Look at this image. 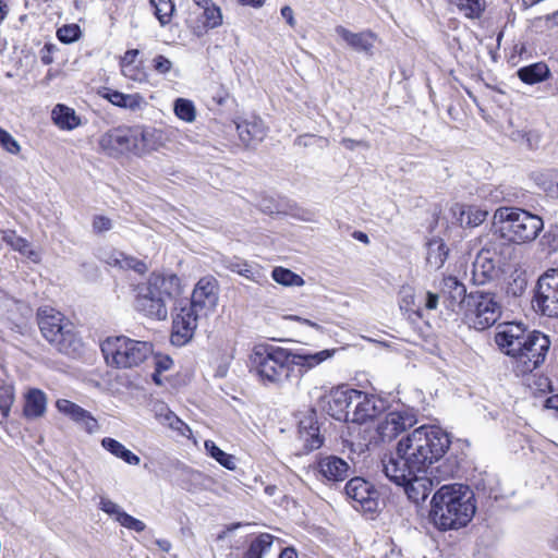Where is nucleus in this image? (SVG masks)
Returning a JSON list of instances; mask_svg holds the SVG:
<instances>
[{"instance_id": "obj_1", "label": "nucleus", "mask_w": 558, "mask_h": 558, "mask_svg": "<svg viewBox=\"0 0 558 558\" xmlns=\"http://www.w3.org/2000/svg\"><path fill=\"white\" fill-rule=\"evenodd\" d=\"M451 445L447 432L438 426L423 425L402 437L397 445L396 454L383 463L388 470L400 475L396 478L404 481L413 472H427L434 463L439 462Z\"/></svg>"}, {"instance_id": "obj_2", "label": "nucleus", "mask_w": 558, "mask_h": 558, "mask_svg": "<svg viewBox=\"0 0 558 558\" xmlns=\"http://www.w3.org/2000/svg\"><path fill=\"white\" fill-rule=\"evenodd\" d=\"M498 348L513 359L517 375H526L539 367L550 348L548 336L541 331H527L522 323H507L499 326L495 335Z\"/></svg>"}, {"instance_id": "obj_3", "label": "nucleus", "mask_w": 558, "mask_h": 558, "mask_svg": "<svg viewBox=\"0 0 558 558\" xmlns=\"http://www.w3.org/2000/svg\"><path fill=\"white\" fill-rule=\"evenodd\" d=\"M475 511L474 493L468 485L445 484L430 500L429 519L436 529L446 532L466 526Z\"/></svg>"}, {"instance_id": "obj_4", "label": "nucleus", "mask_w": 558, "mask_h": 558, "mask_svg": "<svg viewBox=\"0 0 558 558\" xmlns=\"http://www.w3.org/2000/svg\"><path fill=\"white\" fill-rule=\"evenodd\" d=\"M219 300V284L215 277L205 276L195 284L189 306H184L172 322L171 343L186 344L197 328L198 319L213 313Z\"/></svg>"}, {"instance_id": "obj_5", "label": "nucleus", "mask_w": 558, "mask_h": 558, "mask_svg": "<svg viewBox=\"0 0 558 558\" xmlns=\"http://www.w3.org/2000/svg\"><path fill=\"white\" fill-rule=\"evenodd\" d=\"M134 307L145 317L165 320L168 317V306L180 296L181 280L177 275L151 272L146 281L134 288Z\"/></svg>"}, {"instance_id": "obj_6", "label": "nucleus", "mask_w": 558, "mask_h": 558, "mask_svg": "<svg viewBox=\"0 0 558 558\" xmlns=\"http://www.w3.org/2000/svg\"><path fill=\"white\" fill-rule=\"evenodd\" d=\"M494 220L500 236L515 244L534 241L544 228L539 216L519 207H499L495 210Z\"/></svg>"}, {"instance_id": "obj_7", "label": "nucleus", "mask_w": 558, "mask_h": 558, "mask_svg": "<svg viewBox=\"0 0 558 558\" xmlns=\"http://www.w3.org/2000/svg\"><path fill=\"white\" fill-rule=\"evenodd\" d=\"M250 360L252 369L264 384L281 386L290 381L291 350L272 344H257Z\"/></svg>"}, {"instance_id": "obj_8", "label": "nucleus", "mask_w": 558, "mask_h": 558, "mask_svg": "<svg viewBox=\"0 0 558 558\" xmlns=\"http://www.w3.org/2000/svg\"><path fill=\"white\" fill-rule=\"evenodd\" d=\"M38 326L43 337L60 353L75 356L82 350L74 325L53 308H40L37 313Z\"/></svg>"}, {"instance_id": "obj_9", "label": "nucleus", "mask_w": 558, "mask_h": 558, "mask_svg": "<svg viewBox=\"0 0 558 558\" xmlns=\"http://www.w3.org/2000/svg\"><path fill=\"white\" fill-rule=\"evenodd\" d=\"M101 352L107 364L118 368H132L141 365L153 353L147 341L134 340L125 336L108 337L101 343Z\"/></svg>"}, {"instance_id": "obj_10", "label": "nucleus", "mask_w": 558, "mask_h": 558, "mask_svg": "<svg viewBox=\"0 0 558 558\" xmlns=\"http://www.w3.org/2000/svg\"><path fill=\"white\" fill-rule=\"evenodd\" d=\"M499 298L490 291L475 290L468 294L463 315L466 324L476 329L485 330L497 323L501 316Z\"/></svg>"}, {"instance_id": "obj_11", "label": "nucleus", "mask_w": 558, "mask_h": 558, "mask_svg": "<svg viewBox=\"0 0 558 558\" xmlns=\"http://www.w3.org/2000/svg\"><path fill=\"white\" fill-rule=\"evenodd\" d=\"M536 311L548 317H558V268L539 276L533 298Z\"/></svg>"}, {"instance_id": "obj_12", "label": "nucleus", "mask_w": 558, "mask_h": 558, "mask_svg": "<svg viewBox=\"0 0 558 558\" xmlns=\"http://www.w3.org/2000/svg\"><path fill=\"white\" fill-rule=\"evenodd\" d=\"M356 389L340 386L331 389L320 399L322 408L332 418L350 422Z\"/></svg>"}, {"instance_id": "obj_13", "label": "nucleus", "mask_w": 558, "mask_h": 558, "mask_svg": "<svg viewBox=\"0 0 558 558\" xmlns=\"http://www.w3.org/2000/svg\"><path fill=\"white\" fill-rule=\"evenodd\" d=\"M345 495L353 507L364 512H376L379 508V492L363 477H353L344 486Z\"/></svg>"}, {"instance_id": "obj_14", "label": "nucleus", "mask_w": 558, "mask_h": 558, "mask_svg": "<svg viewBox=\"0 0 558 558\" xmlns=\"http://www.w3.org/2000/svg\"><path fill=\"white\" fill-rule=\"evenodd\" d=\"M383 470L391 482L404 487L409 499L415 504L424 501L433 490V478L426 476V472H413L412 474L405 476L404 481H402L395 477V475L399 476L400 474L388 470V464L383 463Z\"/></svg>"}, {"instance_id": "obj_15", "label": "nucleus", "mask_w": 558, "mask_h": 558, "mask_svg": "<svg viewBox=\"0 0 558 558\" xmlns=\"http://www.w3.org/2000/svg\"><path fill=\"white\" fill-rule=\"evenodd\" d=\"M387 409V402L374 395L356 390L351 414L352 423L364 424L379 417Z\"/></svg>"}, {"instance_id": "obj_16", "label": "nucleus", "mask_w": 558, "mask_h": 558, "mask_svg": "<svg viewBox=\"0 0 558 558\" xmlns=\"http://www.w3.org/2000/svg\"><path fill=\"white\" fill-rule=\"evenodd\" d=\"M133 128H118L106 132L99 140L100 148L111 157L134 154Z\"/></svg>"}, {"instance_id": "obj_17", "label": "nucleus", "mask_w": 558, "mask_h": 558, "mask_svg": "<svg viewBox=\"0 0 558 558\" xmlns=\"http://www.w3.org/2000/svg\"><path fill=\"white\" fill-rule=\"evenodd\" d=\"M496 251L484 246L476 255L471 270V280L476 286L493 281L498 276Z\"/></svg>"}, {"instance_id": "obj_18", "label": "nucleus", "mask_w": 558, "mask_h": 558, "mask_svg": "<svg viewBox=\"0 0 558 558\" xmlns=\"http://www.w3.org/2000/svg\"><path fill=\"white\" fill-rule=\"evenodd\" d=\"M299 438L303 442L306 451H313L320 448L324 438L320 435L317 422V413L314 409H310L299 422Z\"/></svg>"}, {"instance_id": "obj_19", "label": "nucleus", "mask_w": 558, "mask_h": 558, "mask_svg": "<svg viewBox=\"0 0 558 558\" xmlns=\"http://www.w3.org/2000/svg\"><path fill=\"white\" fill-rule=\"evenodd\" d=\"M440 292L446 307L452 312L463 310L466 304V288L456 277H445L440 283Z\"/></svg>"}, {"instance_id": "obj_20", "label": "nucleus", "mask_w": 558, "mask_h": 558, "mask_svg": "<svg viewBox=\"0 0 558 558\" xmlns=\"http://www.w3.org/2000/svg\"><path fill=\"white\" fill-rule=\"evenodd\" d=\"M335 31L337 35L340 36L354 51L364 53L368 57L373 56L377 36L372 31L353 33L341 25L337 26Z\"/></svg>"}, {"instance_id": "obj_21", "label": "nucleus", "mask_w": 558, "mask_h": 558, "mask_svg": "<svg viewBox=\"0 0 558 558\" xmlns=\"http://www.w3.org/2000/svg\"><path fill=\"white\" fill-rule=\"evenodd\" d=\"M56 407L59 412L81 424L87 433L93 434L98 430L97 420L78 404L66 399H59L56 402Z\"/></svg>"}, {"instance_id": "obj_22", "label": "nucleus", "mask_w": 558, "mask_h": 558, "mask_svg": "<svg viewBox=\"0 0 558 558\" xmlns=\"http://www.w3.org/2000/svg\"><path fill=\"white\" fill-rule=\"evenodd\" d=\"M322 477L328 482H342L349 476L350 465L337 456H326L318 460L316 466Z\"/></svg>"}, {"instance_id": "obj_23", "label": "nucleus", "mask_w": 558, "mask_h": 558, "mask_svg": "<svg viewBox=\"0 0 558 558\" xmlns=\"http://www.w3.org/2000/svg\"><path fill=\"white\" fill-rule=\"evenodd\" d=\"M336 351V349H325L318 352L291 351L292 371L296 366L300 376H303L305 373L320 365L323 362L331 359L335 355Z\"/></svg>"}, {"instance_id": "obj_24", "label": "nucleus", "mask_w": 558, "mask_h": 558, "mask_svg": "<svg viewBox=\"0 0 558 558\" xmlns=\"http://www.w3.org/2000/svg\"><path fill=\"white\" fill-rule=\"evenodd\" d=\"M236 131L240 141L246 147H255L266 137L267 128L260 118L253 117L250 120L236 122Z\"/></svg>"}, {"instance_id": "obj_25", "label": "nucleus", "mask_w": 558, "mask_h": 558, "mask_svg": "<svg viewBox=\"0 0 558 558\" xmlns=\"http://www.w3.org/2000/svg\"><path fill=\"white\" fill-rule=\"evenodd\" d=\"M134 155L142 156L157 149L160 133L155 129H145L141 126L133 128Z\"/></svg>"}, {"instance_id": "obj_26", "label": "nucleus", "mask_w": 558, "mask_h": 558, "mask_svg": "<svg viewBox=\"0 0 558 558\" xmlns=\"http://www.w3.org/2000/svg\"><path fill=\"white\" fill-rule=\"evenodd\" d=\"M492 0H450L458 14L469 20H480Z\"/></svg>"}, {"instance_id": "obj_27", "label": "nucleus", "mask_w": 558, "mask_h": 558, "mask_svg": "<svg viewBox=\"0 0 558 558\" xmlns=\"http://www.w3.org/2000/svg\"><path fill=\"white\" fill-rule=\"evenodd\" d=\"M102 97L112 105L124 109L137 110L145 105L144 97L138 93L123 94L119 90L106 88Z\"/></svg>"}, {"instance_id": "obj_28", "label": "nucleus", "mask_w": 558, "mask_h": 558, "mask_svg": "<svg viewBox=\"0 0 558 558\" xmlns=\"http://www.w3.org/2000/svg\"><path fill=\"white\" fill-rule=\"evenodd\" d=\"M426 248L427 266L433 270L440 269L444 266L449 253L445 242L439 238H433L427 242Z\"/></svg>"}, {"instance_id": "obj_29", "label": "nucleus", "mask_w": 558, "mask_h": 558, "mask_svg": "<svg viewBox=\"0 0 558 558\" xmlns=\"http://www.w3.org/2000/svg\"><path fill=\"white\" fill-rule=\"evenodd\" d=\"M517 74L523 83L534 85L548 80L551 73L545 62H536L520 68Z\"/></svg>"}, {"instance_id": "obj_30", "label": "nucleus", "mask_w": 558, "mask_h": 558, "mask_svg": "<svg viewBox=\"0 0 558 558\" xmlns=\"http://www.w3.org/2000/svg\"><path fill=\"white\" fill-rule=\"evenodd\" d=\"M46 395L39 389H31L25 398L24 415L28 418L41 416L46 411Z\"/></svg>"}, {"instance_id": "obj_31", "label": "nucleus", "mask_w": 558, "mask_h": 558, "mask_svg": "<svg viewBox=\"0 0 558 558\" xmlns=\"http://www.w3.org/2000/svg\"><path fill=\"white\" fill-rule=\"evenodd\" d=\"M533 180L548 196L558 197V170L544 169L533 173Z\"/></svg>"}, {"instance_id": "obj_32", "label": "nucleus", "mask_w": 558, "mask_h": 558, "mask_svg": "<svg viewBox=\"0 0 558 558\" xmlns=\"http://www.w3.org/2000/svg\"><path fill=\"white\" fill-rule=\"evenodd\" d=\"M51 117L53 122L62 130H73L81 124L80 117L76 116L74 109L65 105H57Z\"/></svg>"}, {"instance_id": "obj_33", "label": "nucleus", "mask_w": 558, "mask_h": 558, "mask_svg": "<svg viewBox=\"0 0 558 558\" xmlns=\"http://www.w3.org/2000/svg\"><path fill=\"white\" fill-rule=\"evenodd\" d=\"M101 446L109 451L114 457L123 460L125 463L130 465H138L141 462V459L138 456L133 453L131 450L125 448L124 445H122L120 441L111 438V437H105L101 440Z\"/></svg>"}, {"instance_id": "obj_34", "label": "nucleus", "mask_w": 558, "mask_h": 558, "mask_svg": "<svg viewBox=\"0 0 558 558\" xmlns=\"http://www.w3.org/2000/svg\"><path fill=\"white\" fill-rule=\"evenodd\" d=\"M274 538L269 533H260L251 541L242 558H263L270 551Z\"/></svg>"}, {"instance_id": "obj_35", "label": "nucleus", "mask_w": 558, "mask_h": 558, "mask_svg": "<svg viewBox=\"0 0 558 558\" xmlns=\"http://www.w3.org/2000/svg\"><path fill=\"white\" fill-rule=\"evenodd\" d=\"M110 259V265L119 266L123 269H132L140 275H143L148 270V266L145 262L136 257L125 255L122 252L114 253Z\"/></svg>"}, {"instance_id": "obj_36", "label": "nucleus", "mask_w": 558, "mask_h": 558, "mask_svg": "<svg viewBox=\"0 0 558 558\" xmlns=\"http://www.w3.org/2000/svg\"><path fill=\"white\" fill-rule=\"evenodd\" d=\"M459 222L462 227L474 228L480 226L487 217L486 210H481L472 206H458Z\"/></svg>"}, {"instance_id": "obj_37", "label": "nucleus", "mask_w": 558, "mask_h": 558, "mask_svg": "<svg viewBox=\"0 0 558 558\" xmlns=\"http://www.w3.org/2000/svg\"><path fill=\"white\" fill-rule=\"evenodd\" d=\"M227 268L255 282H259V278L262 277L260 270L257 267L238 257L229 259L227 262Z\"/></svg>"}, {"instance_id": "obj_38", "label": "nucleus", "mask_w": 558, "mask_h": 558, "mask_svg": "<svg viewBox=\"0 0 558 558\" xmlns=\"http://www.w3.org/2000/svg\"><path fill=\"white\" fill-rule=\"evenodd\" d=\"M401 414L398 411H392L387 413L385 420L378 425V433L384 438H393L399 433L403 432L401 429Z\"/></svg>"}, {"instance_id": "obj_39", "label": "nucleus", "mask_w": 558, "mask_h": 558, "mask_svg": "<svg viewBox=\"0 0 558 558\" xmlns=\"http://www.w3.org/2000/svg\"><path fill=\"white\" fill-rule=\"evenodd\" d=\"M271 278L284 287H302L304 284V279L301 276L284 267H275Z\"/></svg>"}, {"instance_id": "obj_40", "label": "nucleus", "mask_w": 558, "mask_h": 558, "mask_svg": "<svg viewBox=\"0 0 558 558\" xmlns=\"http://www.w3.org/2000/svg\"><path fill=\"white\" fill-rule=\"evenodd\" d=\"M205 449L207 453L228 470H234L236 468L234 457L221 450L215 441L206 440Z\"/></svg>"}, {"instance_id": "obj_41", "label": "nucleus", "mask_w": 558, "mask_h": 558, "mask_svg": "<svg viewBox=\"0 0 558 558\" xmlns=\"http://www.w3.org/2000/svg\"><path fill=\"white\" fill-rule=\"evenodd\" d=\"M173 110L175 116L187 123H192L196 119V109L192 100L186 98H178L174 100Z\"/></svg>"}, {"instance_id": "obj_42", "label": "nucleus", "mask_w": 558, "mask_h": 558, "mask_svg": "<svg viewBox=\"0 0 558 558\" xmlns=\"http://www.w3.org/2000/svg\"><path fill=\"white\" fill-rule=\"evenodd\" d=\"M3 240L15 251H19L21 254L28 256L33 260L36 259L37 254L32 250L31 243L15 234V232H8L4 234Z\"/></svg>"}, {"instance_id": "obj_43", "label": "nucleus", "mask_w": 558, "mask_h": 558, "mask_svg": "<svg viewBox=\"0 0 558 558\" xmlns=\"http://www.w3.org/2000/svg\"><path fill=\"white\" fill-rule=\"evenodd\" d=\"M155 9V15L159 23L165 26L170 23L173 12L175 10L171 0H156L150 2Z\"/></svg>"}, {"instance_id": "obj_44", "label": "nucleus", "mask_w": 558, "mask_h": 558, "mask_svg": "<svg viewBox=\"0 0 558 558\" xmlns=\"http://www.w3.org/2000/svg\"><path fill=\"white\" fill-rule=\"evenodd\" d=\"M203 27L205 29H213L222 24V13L218 5L211 3L203 9Z\"/></svg>"}, {"instance_id": "obj_45", "label": "nucleus", "mask_w": 558, "mask_h": 558, "mask_svg": "<svg viewBox=\"0 0 558 558\" xmlns=\"http://www.w3.org/2000/svg\"><path fill=\"white\" fill-rule=\"evenodd\" d=\"M158 422L163 426L177 430L182 436H186L187 433H191L187 424L178 417L171 410H169Z\"/></svg>"}, {"instance_id": "obj_46", "label": "nucleus", "mask_w": 558, "mask_h": 558, "mask_svg": "<svg viewBox=\"0 0 558 558\" xmlns=\"http://www.w3.org/2000/svg\"><path fill=\"white\" fill-rule=\"evenodd\" d=\"M57 37L63 44H72L81 37V28L77 24H65L58 28Z\"/></svg>"}, {"instance_id": "obj_47", "label": "nucleus", "mask_w": 558, "mask_h": 558, "mask_svg": "<svg viewBox=\"0 0 558 558\" xmlns=\"http://www.w3.org/2000/svg\"><path fill=\"white\" fill-rule=\"evenodd\" d=\"M527 288V280L524 274H517L512 277L511 281L508 282L506 292L508 295L513 298L521 296Z\"/></svg>"}, {"instance_id": "obj_48", "label": "nucleus", "mask_w": 558, "mask_h": 558, "mask_svg": "<svg viewBox=\"0 0 558 558\" xmlns=\"http://www.w3.org/2000/svg\"><path fill=\"white\" fill-rule=\"evenodd\" d=\"M14 401V391L11 386L0 387V412L3 417H7L10 413L11 407Z\"/></svg>"}, {"instance_id": "obj_49", "label": "nucleus", "mask_w": 558, "mask_h": 558, "mask_svg": "<svg viewBox=\"0 0 558 558\" xmlns=\"http://www.w3.org/2000/svg\"><path fill=\"white\" fill-rule=\"evenodd\" d=\"M122 74L132 81L135 82H146L148 78L147 73L144 71L142 64H131V65H123L120 66Z\"/></svg>"}, {"instance_id": "obj_50", "label": "nucleus", "mask_w": 558, "mask_h": 558, "mask_svg": "<svg viewBox=\"0 0 558 558\" xmlns=\"http://www.w3.org/2000/svg\"><path fill=\"white\" fill-rule=\"evenodd\" d=\"M99 508L112 517L117 522L121 520V517L124 515L125 511L122 510V508L116 504L114 501L108 499V498H100Z\"/></svg>"}, {"instance_id": "obj_51", "label": "nucleus", "mask_w": 558, "mask_h": 558, "mask_svg": "<svg viewBox=\"0 0 558 558\" xmlns=\"http://www.w3.org/2000/svg\"><path fill=\"white\" fill-rule=\"evenodd\" d=\"M119 523L123 527L131 530V531H135L137 533H141L146 529V524L143 521L132 517L131 514H129L126 512L124 513V515L121 517V520L119 521Z\"/></svg>"}, {"instance_id": "obj_52", "label": "nucleus", "mask_w": 558, "mask_h": 558, "mask_svg": "<svg viewBox=\"0 0 558 558\" xmlns=\"http://www.w3.org/2000/svg\"><path fill=\"white\" fill-rule=\"evenodd\" d=\"M0 145L10 154H17L20 151L19 143L5 130L0 128Z\"/></svg>"}, {"instance_id": "obj_53", "label": "nucleus", "mask_w": 558, "mask_h": 558, "mask_svg": "<svg viewBox=\"0 0 558 558\" xmlns=\"http://www.w3.org/2000/svg\"><path fill=\"white\" fill-rule=\"evenodd\" d=\"M154 70L161 75H167L173 69V63L167 57L158 54L153 59Z\"/></svg>"}, {"instance_id": "obj_54", "label": "nucleus", "mask_w": 558, "mask_h": 558, "mask_svg": "<svg viewBox=\"0 0 558 558\" xmlns=\"http://www.w3.org/2000/svg\"><path fill=\"white\" fill-rule=\"evenodd\" d=\"M112 228L111 220L106 216H95L93 219V230L96 233L109 231Z\"/></svg>"}, {"instance_id": "obj_55", "label": "nucleus", "mask_w": 558, "mask_h": 558, "mask_svg": "<svg viewBox=\"0 0 558 558\" xmlns=\"http://www.w3.org/2000/svg\"><path fill=\"white\" fill-rule=\"evenodd\" d=\"M484 196L489 197L493 202L508 201L509 195L505 193L500 187H484Z\"/></svg>"}, {"instance_id": "obj_56", "label": "nucleus", "mask_w": 558, "mask_h": 558, "mask_svg": "<svg viewBox=\"0 0 558 558\" xmlns=\"http://www.w3.org/2000/svg\"><path fill=\"white\" fill-rule=\"evenodd\" d=\"M340 143L344 148H347L349 150H354L357 147H362L364 149L369 148L368 142L363 141V140H353V138H349V137H343Z\"/></svg>"}, {"instance_id": "obj_57", "label": "nucleus", "mask_w": 558, "mask_h": 558, "mask_svg": "<svg viewBox=\"0 0 558 558\" xmlns=\"http://www.w3.org/2000/svg\"><path fill=\"white\" fill-rule=\"evenodd\" d=\"M436 473L439 475H434L435 478H446L453 476L458 470L457 463H450L449 465H438L436 469Z\"/></svg>"}, {"instance_id": "obj_58", "label": "nucleus", "mask_w": 558, "mask_h": 558, "mask_svg": "<svg viewBox=\"0 0 558 558\" xmlns=\"http://www.w3.org/2000/svg\"><path fill=\"white\" fill-rule=\"evenodd\" d=\"M56 46L52 44H46L40 51V60L45 65L53 62L52 53L56 50Z\"/></svg>"}, {"instance_id": "obj_59", "label": "nucleus", "mask_w": 558, "mask_h": 558, "mask_svg": "<svg viewBox=\"0 0 558 558\" xmlns=\"http://www.w3.org/2000/svg\"><path fill=\"white\" fill-rule=\"evenodd\" d=\"M138 49H129L120 58V66L135 64V59L138 57Z\"/></svg>"}, {"instance_id": "obj_60", "label": "nucleus", "mask_w": 558, "mask_h": 558, "mask_svg": "<svg viewBox=\"0 0 558 558\" xmlns=\"http://www.w3.org/2000/svg\"><path fill=\"white\" fill-rule=\"evenodd\" d=\"M258 206L260 210L265 214L272 215L275 213H279V208L272 199L263 198L259 202Z\"/></svg>"}, {"instance_id": "obj_61", "label": "nucleus", "mask_w": 558, "mask_h": 558, "mask_svg": "<svg viewBox=\"0 0 558 558\" xmlns=\"http://www.w3.org/2000/svg\"><path fill=\"white\" fill-rule=\"evenodd\" d=\"M170 409L165 402L156 401L153 404V412L157 421H160V418L169 411Z\"/></svg>"}, {"instance_id": "obj_62", "label": "nucleus", "mask_w": 558, "mask_h": 558, "mask_svg": "<svg viewBox=\"0 0 558 558\" xmlns=\"http://www.w3.org/2000/svg\"><path fill=\"white\" fill-rule=\"evenodd\" d=\"M281 15L283 19H286L287 23L291 26V27H294L296 22H295V19L293 16V10L289 7V5H284L281 8Z\"/></svg>"}, {"instance_id": "obj_63", "label": "nucleus", "mask_w": 558, "mask_h": 558, "mask_svg": "<svg viewBox=\"0 0 558 558\" xmlns=\"http://www.w3.org/2000/svg\"><path fill=\"white\" fill-rule=\"evenodd\" d=\"M439 295L437 293L427 292L425 300V307L427 310H435L438 305Z\"/></svg>"}, {"instance_id": "obj_64", "label": "nucleus", "mask_w": 558, "mask_h": 558, "mask_svg": "<svg viewBox=\"0 0 558 558\" xmlns=\"http://www.w3.org/2000/svg\"><path fill=\"white\" fill-rule=\"evenodd\" d=\"M401 414V429L405 430L407 428L409 427H412V425L414 424V417L410 414H408L407 412H400Z\"/></svg>"}]
</instances>
